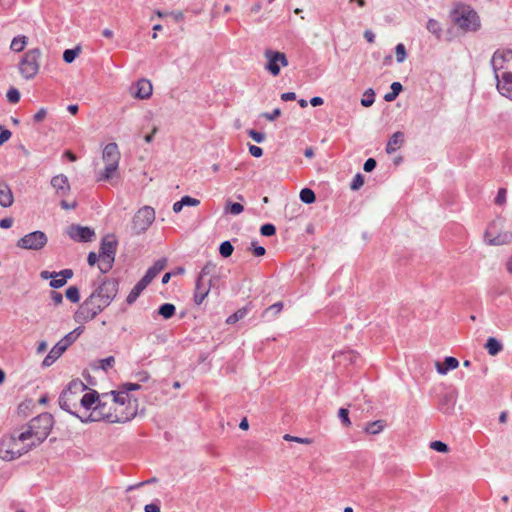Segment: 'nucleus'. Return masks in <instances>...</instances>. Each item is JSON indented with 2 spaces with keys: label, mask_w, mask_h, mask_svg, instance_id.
Returning <instances> with one entry per match:
<instances>
[{
  "label": "nucleus",
  "mask_w": 512,
  "mask_h": 512,
  "mask_svg": "<svg viewBox=\"0 0 512 512\" xmlns=\"http://www.w3.org/2000/svg\"><path fill=\"white\" fill-rule=\"evenodd\" d=\"M115 397L114 391L101 394L99 403L93 407L90 414L78 418L83 422L106 421L109 423H125L136 415V409L130 407V398L127 396Z\"/></svg>",
  "instance_id": "f257e3e1"
},
{
  "label": "nucleus",
  "mask_w": 512,
  "mask_h": 512,
  "mask_svg": "<svg viewBox=\"0 0 512 512\" xmlns=\"http://www.w3.org/2000/svg\"><path fill=\"white\" fill-rule=\"evenodd\" d=\"M34 447L35 443L30 441L24 431L18 434L5 435L0 440V458L5 461H12L28 453Z\"/></svg>",
  "instance_id": "f03ea898"
},
{
  "label": "nucleus",
  "mask_w": 512,
  "mask_h": 512,
  "mask_svg": "<svg viewBox=\"0 0 512 512\" xmlns=\"http://www.w3.org/2000/svg\"><path fill=\"white\" fill-rule=\"evenodd\" d=\"M52 427V415L49 413H42L30 420L23 431L30 441L35 443V447H37L48 437Z\"/></svg>",
  "instance_id": "7ed1b4c3"
},
{
  "label": "nucleus",
  "mask_w": 512,
  "mask_h": 512,
  "mask_svg": "<svg viewBox=\"0 0 512 512\" xmlns=\"http://www.w3.org/2000/svg\"><path fill=\"white\" fill-rule=\"evenodd\" d=\"M452 22L463 31H477L480 19L475 10L464 4H457L450 12Z\"/></svg>",
  "instance_id": "20e7f679"
},
{
  "label": "nucleus",
  "mask_w": 512,
  "mask_h": 512,
  "mask_svg": "<svg viewBox=\"0 0 512 512\" xmlns=\"http://www.w3.org/2000/svg\"><path fill=\"white\" fill-rule=\"evenodd\" d=\"M102 159L106 163L105 168L97 176V181H111L118 176L120 152L118 145L114 142L108 143L102 153Z\"/></svg>",
  "instance_id": "39448f33"
},
{
  "label": "nucleus",
  "mask_w": 512,
  "mask_h": 512,
  "mask_svg": "<svg viewBox=\"0 0 512 512\" xmlns=\"http://www.w3.org/2000/svg\"><path fill=\"white\" fill-rule=\"evenodd\" d=\"M87 389V386L80 379L72 380L67 388L62 391L59 396V406L61 409L69 412L72 415H77L73 408L77 406V403L80 401V395Z\"/></svg>",
  "instance_id": "423d86ee"
},
{
  "label": "nucleus",
  "mask_w": 512,
  "mask_h": 512,
  "mask_svg": "<svg viewBox=\"0 0 512 512\" xmlns=\"http://www.w3.org/2000/svg\"><path fill=\"white\" fill-rule=\"evenodd\" d=\"M107 305L99 299L98 294L92 293L75 313L76 322H87L94 319Z\"/></svg>",
  "instance_id": "0eeeda50"
},
{
  "label": "nucleus",
  "mask_w": 512,
  "mask_h": 512,
  "mask_svg": "<svg viewBox=\"0 0 512 512\" xmlns=\"http://www.w3.org/2000/svg\"><path fill=\"white\" fill-rule=\"evenodd\" d=\"M83 331L84 327L79 326L75 328L73 331L66 334L59 342H57L52 347L48 355L44 358L42 366H51L67 350V348L77 340V338L83 333Z\"/></svg>",
  "instance_id": "6e6552de"
},
{
  "label": "nucleus",
  "mask_w": 512,
  "mask_h": 512,
  "mask_svg": "<svg viewBox=\"0 0 512 512\" xmlns=\"http://www.w3.org/2000/svg\"><path fill=\"white\" fill-rule=\"evenodd\" d=\"M41 50L33 48L28 50L19 62L20 74L27 80L33 79L40 68Z\"/></svg>",
  "instance_id": "1a4fd4ad"
},
{
  "label": "nucleus",
  "mask_w": 512,
  "mask_h": 512,
  "mask_svg": "<svg viewBox=\"0 0 512 512\" xmlns=\"http://www.w3.org/2000/svg\"><path fill=\"white\" fill-rule=\"evenodd\" d=\"M48 238L42 231H33L20 238L16 246L25 250H41L46 246Z\"/></svg>",
  "instance_id": "9d476101"
},
{
  "label": "nucleus",
  "mask_w": 512,
  "mask_h": 512,
  "mask_svg": "<svg viewBox=\"0 0 512 512\" xmlns=\"http://www.w3.org/2000/svg\"><path fill=\"white\" fill-rule=\"evenodd\" d=\"M155 219V211L149 206L139 209L133 217L132 230L140 234L148 229Z\"/></svg>",
  "instance_id": "9b49d317"
},
{
  "label": "nucleus",
  "mask_w": 512,
  "mask_h": 512,
  "mask_svg": "<svg viewBox=\"0 0 512 512\" xmlns=\"http://www.w3.org/2000/svg\"><path fill=\"white\" fill-rule=\"evenodd\" d=\"M491 65L495 76L503 71H510L512 68V50L495 51L491 59Z\"/></svg>",
  "instance_id": "f8f14e48"
},
{
  "label": "nucleus",
  "mask_w": 512,
  "mask_h": 512,
  "mask_svg": "<svg viewBox=\"0 0 512 512\" xmlns=\"http://www.w3.org/2000/svg\"><path fill=\"white\" fill-rule=\"evenodd\" d=\"M267 63L265 68L273 75L277 76L280 73L281 67L288 65L287 57L284 53L273 50H266L264 53Z\"/></svg>",
  "instance_id": "ddd939ff"
},
{
  "label": "nucleus",
  "mask_w": 512,
  "mask_h": 512,
  "mask_svg": "<svg viewBox=\"0 0 512 512\" xmlns=\"http://www.w3.org/2000/svg\"><path fill=\"white\" fill-rule=\"evenodd\" d=\"M118 292V282L114 279H106L102 284L93 292L99 295L107 306L111 303Z\"/></svg>",
  "instance_id": "4468645a"
},
{
  "label": "nucleus",
  "mask_w": 512,
  "mask_h": 512,
  "mask_svg": "<svg viewBox=\"0 0 512 512\" xmlns=\"http://www.w3.org/2000/svg\"><path fill=\"white\" fill-rule=\"evenodd\" d=\"M68 236L77 242H91L95 237V232L90 227L72 224L67 228Z\"/></svg>",
  "instance_id": "2eb2a0df"
},
{
  "label": "nucleus",
  "mask_w": 512,
  "mask_h": 512,
  "mask_svg": "<svg viewBox=\"0 0 512 512\" xmlns=\"http://www.w3.org/2000/svg\"><path fill=\"white\" fill-rule=\"evenodd\" d=\"M497 80V89L501 95L512 100V72L503 71L495 76Z\"/></svg>",
  "instance_id": "dca6fc26"
},
{
  "label": "nucleus",
  "mask_w": 512,
  "mask_h": 512,
  "mask_svg": "<svg viewBox=\"0 0 512 512\" xmlns=\"http://www.w3.org/2000/svg\"><path fill=\"white\" fill-rule=\"evenodd\" d=\"M117 249V241L113 235L105 236L100 244L99 257L114 258Z\"/></svg>",
  "instance_id": "f3484780"
},
{
  "label": "nucleus",
  "mask_w": 512,
  "mask_h": 512,
  "mask_svg": "<svg viewBox=\"0 0 512 512\" xmlns=\"http://www.w3.org/2000/svg\"><path fill=\"white\" fill-rule=\"evenodd\" d=\"M51 185L55 189V193L59 197L67 196L70 192V184L67 176L59 174L51 179Z\"/></svg>",
  "instance_id": "a211bd4d"
},
{
  "label": "nucleus",
  "mask_w": 512,
  "mask_h": 512,
  "mask_svg": "<svg viewBox=\"0 0 512 512\" xmlns=\"http://www.w3.org/2000/svg\"><path fill=\"white\" fill-rule=\"evenodd\" d=\"M210 289L211 279H209L207 283L202 279H197L194 292V302L197 305H200L209 294Z\"/></svg>",
  "instance_id": "6ab92c4d"
},
{
  "label": "nucleus",
  "mask_w": 512,
  "mask_h": 512,
  "mask_svg": "<svg viewBox=\"0 0 512 512\" xmlns=\"http://www.w3.org/2000/svg\"><path fill=\"white\" fill-rule=\"evenodd\" d=\"M492 236L491 228H489L485 233V240L490 245H503L508 244L512 240V232L507 231L504 233H500L497 236Z\"/></svg>",
  "instance_id": "aec40b11"
},
{
  "label": "nucleus",
  "mask_w": 512,
  "mask_h": 512,
  "mask_svg": "<svg viewBox=\"0 0 512 512\" xmlns=\"http://www.w3.org/2000/svg\"><path fill=\"white\" fill-rule=\"evenodd\" d=\"M55 275L56 278H52L50 281V287L58 289L63 287L67 281L73 277V271L71 269H64L60 272H56Z\"/></svg>",
  "instance_id": "412c9836"
},
{
  "label": "nucleus",
  "mask_w": 512,
  "mask_h": 512,
  "mask_svg": "<svg viewBox=\"0 0 512 512\" xmlns=\"http://www.w3.org/2000/svg\"><path fill=\"white\" fill-rule=\"evenodd\" d=\"M134 92L135 97L139 99H147L152 94V84L149 80L141 79L136 84Z\"/></svg>",
  "instance_id": "4be33fe9"
},
{
  "label": "nucleus",
  "mask_w": 512,
  "mask_h": 512,
  "mask_svg": "<svg viewBox=\"0 0 512 512\" xmlns=\"http://www.w3.org/2000/svg\"><path fill=\"white\" fill-rule=\"evenodd\" d=\"M101 398V395H99V393L95 390H92L88 393H85L81 398H80V404L82 407H84L86 410H93V407H95V405L97 403H99V399Z\"/></svg>",
  "instance_id": "5701e85b"
},
{
  "label": "nucleus",
  "mask_w": 512,
  "mask_h": 512,
  "mask_svg": "<svg viewBox=\"0 0 512 512\" xmlns=\"http://www.w3.org/2000/svg\"><path fill=\"white\" fill-rule=\"evenodd\" d=\"M13 193L8 184L0 182V205L4 208L10 207L13 204Z\"/></svg>",
  "instance_id": "b1692460"
},
{
  "label": "nucleus",
  "mask_w": 512,
  "mask_h": 512,
  "mask_svg": "<svg viewBox=\"0 0 512 512\" xmlns=\"http://www.w3.org/2000/svg\"><path fill=\"white\" fill-rule=\"evenodd\" d=\"M404 142V133L401 131H397L392 134L389 138L388 143L386 145V152L388 154L394 153L397 149L401 147Z\"/></svg>",
  "instance_id": "393cba45"
},
{
  "label": "nucleus",
  "mask_w": 512,
  "mask_h": 512,
  "mask_svg": "<svg viewBox=\"0 0 512 512\" xmlns=\"http://www.w3.org/2000/svg\"><path fill=\"white\" fill-rule=\"evenodd\" d=\"M458 365L459 361L455 357L448 356L444 359L443 364H436V369L439 374L445 375L449 370L456 369Z\"/></svg>",
  "instance_id": "a878e982"
},
{
  "label": "nucleus",
  "mask_w": 512,
  "mask_h": 512,
  "mask_svg": "<svg viewBox=\"0 0 512 512\" xmlns=\"http://www.w3.org/2000/svg\"><path fill=\"white\" fill-rule=\"evenodd\" d=\"M159 272L160 260L154 262L153 266L147 270L146 274L139 280V282L147 287Z\"/></svg>",
  "instance_id": "bb28decb"
},
{
  "label": "nucleus",
  "mask_w": 512,
  "mask_h": 512,
  "mask_svg": "<svg viewBox=\"0 0 512 512\" xmlns=\"http://www.w3.org/2000/svg\"><path fill=\"white\" fill-rule=\"evenodd\" d=\"M252 309V303H248L246 306L238 309L236 312H234L232 315H230L226 323L227 324H235L239 320L243 319Z\"/></svg>",
  "instance_id": "cd10ccee"
},
{
  "label": "nucleus",
  "mask_w": 512,
  "mask_h": 512,
  "mask_svg": "<svg viewBox=\"0 0 512 512\" xmlns=\"http://www.w3.org/2000/svg\"><path fill=\"white\" fill-rule=\"evenodd\" d=\"M283 302H276L269 307H267L263 312L261 317L267 319H274L283 309Z\"/></svg>",
  "instance_id": "c85d7f7f"
},
{
  "label": "nucleus",
  "mask_w": 512,
  "mask_h": 512,
  "mask_svg": "<svg viewBox=\"0 0 512 512\" xmlns=\"http://www.w3.org/2000/svg\"><path fill=\"white\" fill-rule=\"evenodd\" d=\"M485 348L491 356H495L503 350V345L494 337H489Z\"/></svg>",
  "instance_id": "c756f323"
},
{
  "label": "nucleus",
  "mask_w": 512,
  "mask_h": 512,
  "mask_svg": "<svg viewBox=\"0 0 512 512\" xmlns=\"http://www.w3.org/2000/svg\"><path fill=\"white\" fill-rule=\"evenodd\" d=\"M455 405V398L452 394H445L439 404V409L443 413H450Z\"/></svg>",
  "instance_id": "7c9ffc66"
},
{
  "label": "nucleus",
  "mask_w": 512,
  "mask_h": 512,
  "mask_svg": "<svg viewBox=\"0 0 512 512\" xmlns=\"http://www.w3.org/2000/svg\"><path fill=\"white\" fill-rule=\"evenodd\" d=\"M385 423L383 420H376L366 424L364 432L370 435H377L383 431Z\"/></svg>",
  "instance_id": "2f4dec72"
},
{
  "label": "nucleus",
  "mask_w": 512,
  "mask_h": 512,
  "mask_svg": "<svg viewBox=\"0 0 512 512\" xmlns=\"http://www.w3.org/2000/svg\"><path fill=\"white\" fill-rule=\"evenodd\" d=\"M427 30L433 34L437 39H441L443 29L441 24L435 19H429L426 24Z\"/></svg>",
  "instance_id": "473e14b6"
},
{
  "label": "nucleus",
  "mask_w": 512,
  "mask_h": 512,
  "mask_svg": "<svg viewBox=\"0 0 512 512\" xmlns=\"http://www.w3.org/2000/svg\"><path fill=\"white\" fill-rule=\"evenodd\" d=\"M139 388H140V386L138 384H136V383H125V384L120 386L118 391H114V395L117 398H119L118 396H120V395L127 396V397L130 398V402H131L132 398L129 395V392L133 391V390H137Z\"/></svg>",
  "instance_id": "72a5a7b5"
},
{
  "label": "nucleus",
  "mask_w": 512,
  "mask_h": 512,
  "mask_svg": "<svg viewBox=\"0 0 512 512\" xmlns=\"http://www.w3.org/2000/svg\"><path fill=\"white\" fill-rule=\"evenodd\" d=\"M26 44L27 38L25 36H17L13 38L10 49L15 52H21L24 50Z\"/></svg>",
  "instance_id": "f704fd0d"
},
{
  "label": "nucleus",
  "mask_w": 512,
  "mask_h": 512,
  "mask_svg": "<svg viewBox=\"0 0 512 512\" xmlns=\"http://www.w3.org/2000/svg\"><path fill=\"white\" fill-rule=\"evenodd\" d=\"M300 200L305 203V204H312L315 202L316 200V196H315V193L313 190H311L310 188H303L301 191H300Z\"/></svg>",
  "instance_id": "c9c22d12"
},
{
  "label": "nucleus",
  "mask_w": 512,
  "mask_h": 512,
  "mask_svg": "<svg viewBox=\"0 0 512 512\" xmlns=\"http://www.w3.org/2000/svg\"><path fill=\"white\" fill-rule=\"evenodd\" d=\"M145 288L146 287L144 285L138 282L130 291L129 295L127 296L126 302L128 304L134 303Z\"/></svg>",
  "instance_id": "e433bc0d"
},
{
  "label": "nucleus",
  "mask_w": 512,
  "mask_h": 512,
  "mask_svg": "<svg viewBox=\"0 0 512 512\" xmlns=\"http://www.w3.org/2000/svg\"><path fill=\"white\" fill-rule=\"evenodd\" d=\"M145 288L146 287L144 285L138 282L130 291L129 295L127 296L126 302L128 304L134 303Z\"/></svg>",
  "instance_id": "4c0bfd02"
},
{
  "label": "nucleus",
  "mask_w": 512,
  "mask_h": 512,
  "mask_svg": "<svg viewBox=\"0 0 512 512\" xmlns=\"http://www.w3.org/2000/svg\"><path fill=\"white\" fill-rule=\"evenodd\" d=\"M81 52V47L80 46H77L73 49H66L63 53V60L70 64L72 63L75 58L80 54Z\"/></svg>",
  "instance_id": "58836bf2"
},
{
  "label": "nucleus",
  "mask_w": 512,
  "mask_h": 512,
  "mask_svg": "<svg viewBox=\"0 0 512 512\" xmlns=\"http://www.w3.org/2000/svg\"><path fill=\"white\" fill-rule=\"evenodd\" d=\"M66 298L72 303H77L80 300L79 289L76 286H70L65 292Z\"/></svg>",
  "instance_id": "ea45409f"
},
{
  "label": "nucleus",
  "mask_w": 512,
  "mask_h": 512,
  "mask_svg": "<svg viewBox=\"0 0 512 512\" xmlns=\"http://www.w3.org/2000/svg\"><path fill=\"white\" fill-rule=\"evenodd\" d=\"M234 250L233 245L230 241H224L220 244L219 252L222 257L227 258L232 255Z\"/></svg>",
  "instance_id": "a19ab883"
},
{
  "label": "nucleus",
  "mask_w": 512,
  "mask_h": 512,
  "mask_svg": "<svg viewBox=\"0 0 512 512\" xmlns=\"http://www.w3.org/2000/svg\"><path fill=\"white\" fill-rule=\"evenodd\" d=\"M375 101V93L373 89L369 88L365 91L364 97L361 99V104L364 107H370Z\"/></svg>",
  "instance_id": "79ce46f5"
},
{
  "label": "nucleus",
  "mask_w": 512,
  "mask_h": 512,
  "mask_svg": "<svg viewBox=\"0 0 512 512\" xmlns=\"http://www.w3.org/2000/svg\"><path fill=\"white\" fill-rule=\"evenodd\" d=\"M114 258L100 257L99 269L102 273H107L113 266Z\"/></svg>",
  "instance_id": "37998d69"
},
{
  "label": "nucleus",
  "mask_w": 512,
  "mask_h": 512,
  "mask_svg": "<svg viewBox=\"0 0 512 512\" xmlns=\"http://www.w3.org/2000/svg\"><path fill=\"white\" fill-rule=\"evenodd\" d=\"M395 54H396V60L398 63H402L405 61V59L407 57V53H406V48H405L404 44H402V43L397 44V46L395 48Z\"/></svg>",
  "instance_id": "c03bdc74"
},
{
  "label": "nucleus",
  "mask_w": 512,
  "mask_h": 512,
  "mask_svg": "<svg viewBox=\"0 0 512 512\" xmlns=\"http://www.w3.org/2000/svg\"><path fill=\"white\" fill-rule=\"evenodd\" d=\"M175 314V306L171 303L162 304V318L169 319Z\"/></svg>",
  "instance_id": "a18cd8bd"
},
{
  "label": "nucleus",
  "mask_w": 512,
  "mask_h": 512,
  "mask_svg": "<svg viewBox=\"0 0 512 512\" xmlns=\"http://www.w3.org/2000/svg\"><path fill=\"white\" fill-rule=\"evenodd\" d=\"M214 269H215V264L212 262H207L204 265V267L201 269L200 274L197 279L204 280V278L206 276L210 275L214 271Z\"/></svg>",
  "instance_id": "49530a36"
},
{
  "label": "nucleus",
  "mask_w": 512,
  "mask_h": 512,
  "mask_svg": "<svg viewBox=\"0 0 512 512\" xmlns=\"http://www.w3.org/2000/svg\"><path fill=\"white\" fill-rule=\"evenodd\" d=\"M260 232L263 236L270 237L276 233V228L273 224L267 223L261 226Z\"/></svg>",
  "instance_id": "de8ad7c7"
},
{
  "label": "nucleus",
  "mask_w": 512,
  "mask_h": 512,
  "mask_svg": "<svg viewBox=\"0 0 512 512\" xmlns=\"http://www.w3.org/2000/svg\"><path fill=\"white\" fill-rule=\"evenodd\" d=\"M338 417L340 418V420H341V422H342V424L344 426H350L351 425L348 409L340 408L339 411H338Z\"/></svg>",
  "instance_id": "09e8293b"
},
{
  "label": "nucleus",
  "mask_w": 512,
  "mask_h": 512,
  "mask_svg": "<svg viewBox=\"0 0 512 512\" xmlns=\"http://www.w3.org/2000/svg\"><path fill=\"white\" fill-rule=\"evenodd\" d=\"M430 447L433 450L441 453H446L449 450L448 445L442 441H433L430 443Z\"/></svg>",
  "instance_id": "8fccbe9b"
},
{
  "label": "nucleus",
  "mask_w": 512,
  "mask_h": 512,
  "mask_svg": "<svg viewBox=\"0 0 512 512\" xmlns=\"http://www.w3.org/2000/svg\"><path fill=\"white\" fill-rule=\"evenodd\" d=\"M6 96L10 103H17L20 100V92L16 88H10Z\"/></svg>",
  "instance_id": "3c124183"
},
{
  "label": "nucleus",
  "mask_w": 512,
  "mask_h": 512,
  "mask_svg": "<svg viewBox=\"0 0 512 512\" xmlns=\"http://www.w3.org/2000/svg\"><path fill=\"white\" fill-rule=\"evenodd\" d=\"M363 184H364V178L360 173H358L354 176L350 187L352 190H358L359 188H361L363 186Z\"/></svg>",
  "instance_id": "603ef678"
},
{
  "label": "nucleus",
  "mask_w": 512,
  "mask_h": 512,
  "mask_svg": "<svg viewBox=\"0 0 512 512\" xmlns=\"http://www.w3.org/2000/svg\"><path fill=\"white\" fill-rule=\"evenodd\" d=\"M248 135L257 143H262L266 136L263 132H259V131H256V130H248Z\"/></svg>",
  "instance_id": "864d4df0"
},
{
  "label": "nucleus",
  "mask_w": 512,
  "mask_h": 512,
  "mask_svg": "<svg viewBox=\"0 0 512 512\" xmlns=\"http://www.w3.org/2000/svg\"><path fill=\"white\" fill-rule=\"evenodd\" d=\"M228 210H229V212H230L231 214H233V215H238V214H240V213H242V212H243L244 207H243V205H242V204H240V203H237V202L231 203V202H230V203L228 204Z\"/></svg>",
  "instance_id": "5fc2aeb1"
},
{
  "label": "nucleus",
  "mask_w": 512,
  "mask_h": 512,
  "mask_svg": "<svg viewBox=\"0 0 512 512\" xmlns=\"http://www.w3.org/2000/svg\"><path fill=\"white\" fill-rule=\"evenodd\" d=\"M181 204H183V206H198L200 201L190 196H184L181 198Z\"/></svg>",
  "instance_id": "6e6d98bb"
},
{
  "label": "nucleus",
  "mask_w": 512,
  "mask_h": 512,
  "mask_svg": "<svg viewBox=\"0 0 512 512\" xmlns=\"http://www.w3.org/2000/svg\"><path fill=\"white\" fill-rule=\"evenodd\" d=\"M115 363V359L113 356H109L107 358H104L100 360V368L103 370H107L108 368L112 367Z\"/></svg>",
  "instance_id": "4d7b16f0"
},
{
  "label": "nucleus",
  "mask_w": 512,
  "mask_h": 512,
  "mask_svg": "<svg viewBox=\"0 0 512 512\" xmlns=\"http://www.w3.org/2000/svg\"><path fill=\"white\" fill-rule=\"evenodd\" d=\"M281 115V110L279 108H275L272 112H265L262 114V117L269 121H274Z\"/></svg>",
  "instance_id": "13d9d810"
},
{
  "label": "nucleus",
  "mask_w": 512,
  "mask_h": 512,
  "mask_svg": "<svg viewBox=\"0 0 512 512\" xmlns=\"http://www.w3.org/2000/svg\"><path fill=\"white\" fill-rule=\"evenodd\" d=\"M505 202H506V189L500 188L498 193H497V196L495 198V203L497 205H502Z\"/></svg>",
  "instance_id": "bf43d9fd"
},
{
  "label": "nucleus",
  "mask_w": 512,
  "mask_h": 512,
  "mask_svg": "<svg viewBox=\"0 0 512 512\" xmlns=\"http://www.w3.org/2000/svg\"><path fill=\"white\" fill-rule=\"evenodd\" d=\"M11 137V132L8 129H4L0 125V146L8 141Z\"/></svg>",
  "instance_id": "052dcab7"
},
{
  "label": "nucleus",
  "mask_w": 512,
  "mask_h": 512,
  "mask_svg": "<svg viewBox=\"0 0 512 512\" xmlns=\"http://www.w3.org/2000/svg\"><path fill=\"white\" fill-rule=\"evenodd\" d=\"M376 165L377 163L375 159L368 158L364 163L363 169L365 172H371L375 169Z\"/></svg>",
  "instance_id": "680f3d73"
},
{
  "label": "nucleus",
  "mask_w": 512,
  "mask_h": 512,
  "mask_svg": "<svg viewBox=\"0 0 512 512\" xmlns=\"http://www.w3.org/2000/svg\"><path fill=\"white\" fill-rule=\"evenodd\" d=\"M249 152L255 158H259L263 155V149L256 145H250Z\"/></svg>",
  "instance_id": "e2e57ef3"
},
{
  "label": "nucleus",
  "mask_w": 512,
  "mask_h": 512,
  "mask_svg": "<svg viewBox=\"0 0 512 512\" xmlns=\"http://www.w3.org/2000/svg\"><path fill=\"white\" fill-rule=\"evenodd\" d=\"M251 246H252V251L255 256H258V257L263 256L266 253L265 248L263 246L257 245L256 242H252Z\"/></svg>",
  "instance_id": "0e129e2a"
},
{
  "label": "nucleus",
  "mask_w": 512,
  "mask_h": 512,
  "mask_svg": "<svg viewBox=\"0 0 512 512\" xmlns=\"http://www.w3.org/2000/svg\"><path fill=\"white\" fill-rule=\"evenodd\" d=\"M51 299H52V301H53V303H54L55 305H59V304H61V303H62V301H63V296H62V294H61V293H59V292L52 291V292H51Z\"/></svg>",
  "instance_id": "69168bd1"
},
{
  "label": "nucleus",
  "mask_w": 512,
  "mask_h": 512,
  "mask_svg": "<svg viewBox=\"0 0 512 512\" xmlns=\"http://www.w3.org/2000/svg\"><path fill=\"white\" fill-rule=\"evenodd\" d=\"M47 115V110L45 108H41L35 115L34 121L41 122Z\"/></svg>",
  "instance_id": "338daca9"
},
{
  "label": "nucleus",
  "mask_w": 512,
  "mask_h": 512,
  "mask_svg": "<svg viewBox=\"0 0 512 512\" xmlns=\"http://www.w3.org/2000/svg\"><path fill=\"white\" fill-rule=\"evenodd\" d=\"M99 259H100L99 255H97L95 252H90L88 254L87 261L90 266H94Z\"/></svg>",
  "instance_id": "774afa93"
}]
</instances>
